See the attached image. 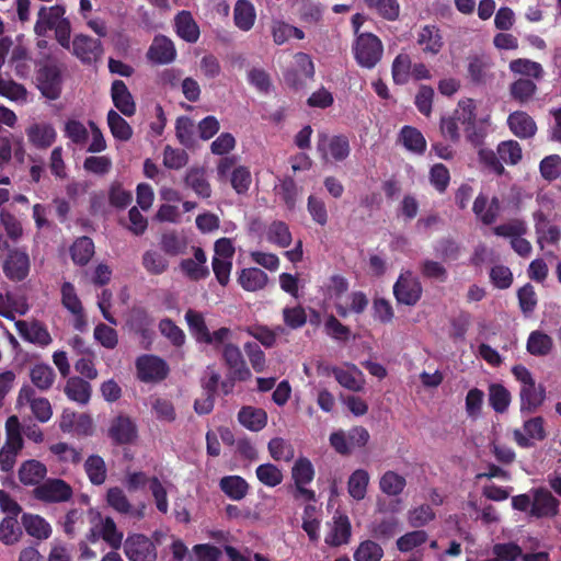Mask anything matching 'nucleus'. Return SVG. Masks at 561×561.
<instances>
[{"mask_svg":"<svg viewBox=\"0 0 561 561\" xmlns=\"http://www.w3.org/2000/svg\"><path fill=\"white\" fill-rule=\"evenodd\" d=\"M5 434V443L0 449V470L2 472H11L15 466L18 455L24 447L21 425L16 415L8 417Z\"/></svg>","mask_w":561,"mask_h":561,"instance_id":"1","label":"nucleus"},{"mask_svg":"<svg viewBox=\"0 0 561 561\" xmlns=\"http://www.w3.org/2000/svg\"><path fill=\"white\" fill-rule=\"evenodd\" d=\"M352 49L356 62L366 69L375 68L383 55L381 39L369 32L358 34L355 37Z\"/></svg>","mask_w":561,"mask_h":561,"instance_id":"2","label":"nucleus"},{"mask_svg":"<svg viewBox=\"0 0 561 561\" xmlns=\"http://www.w3.org/2000/svg\"><path fill=\"white\" fill-rule=\"evenodd\" d=\"M423 286L411 271L400 273L393 285V296L399 305L415 306L422 298Z\"/></svg>","mask_w":561,"mask_h":561,"instance_id":"3","label":"nucleus"},{"mask_svg":"<svg viewBox=\"0 0 561 561\" xmlns=\"http://www.w3.org/2000/svg\"><path fill=\"white\" fill-rule=\"evenodd\" d=\"M32 495L43 503H62L73 495L71 485L62 479H46L42 484L33 489Z\"/></svg>","mask_w":561,"mask_h":561,"instance_id":"4","label":"nucleus"},{"mask_svg":"<svg viewBox=\"0 0 561 561\" xmlns=\"http://www.w3.org/2000/svg\"><path fill=\"white\" fill-rule=\"evenodd\" d=\"M124 552L129 561H157L158 557L156 545L142 534L128 535Z\"/></svg>","mask_w":561,"mask_h":561,"instance_id":"5","label":"nucleus"},{"mask_svg":"<svg viewBox=\"0 0 561 561\" xmlns=\"http://www.w3.org/2000/svg\"><path fill=\"white\" fill-rule=\"evenodd\" d=\"M137 377L144 382H158L167 378L169 367L156 355H141L136 360Z\"/></svg>","mask_w":561,"mask_h":561,"instance_id":"6","label":"nucleus"},{"mask_svg":"<svg viewBox=\"0 0 561 561\" xmlns=\"http://www.w3.org/2000/svg\"><path fill=\"white\" fill-rule=\"evenodd\" d=\"M107 505L121 515H125L135 519H142L145 517L146 504L140 503L134 506L124 490L119 486H112L106 492Z\"/></svg>","mask_w":561,"mask_h":561,"instance_id":"7","label":"nucleus"},{"mask_svg":"<svg viewBox=\"0 0 561 561\" xmlns=\"http://www.w3.org/2000/svg\"><path fill=\"white\" fill-rule=\"evenodd\" d=\"M37 87L48 100H57L61 94V72L55 65H44L37 70Z\"/></svg>","mask_w":561,"mask_h":561,"instance_id":"8","label":"nucleus"},{"mask_svg":"<svg viewBox=\"0 0 561 561\" xmlns=\"http://www.w3.org/2000/svg\"><path fill=\"white\" fill-rule=\"evenodd\" d=\"M533 504L529 515L536 518L554 517L559 514L560 502L545 488L531 490Z\"/></svg>","mask_w":561,"mask_h":561,"instance_id":"9","label":"nucleus"},{"mask_svg":"<svg viewBox=\"0 0 561 561\" xmlns=\"http://www.w3.org/2000/svg\"><path fill=\"white\" fill-rule=\"evenodd\" d=\"M222 360L229 369V375L239 381H247L251 378L252 374L247 365L245 359L239 346L232 343H227L221 352Z\"/></svg>","mask_w":561,"mask_h":561,"instance_id":"10","label":"nucleus"},{"mask_svg":"<svg viewBox=\"0 0 561 561\" xmlns=\"http://www.w3.org/2000/svg\"><path fill=\"white\" fill-rule=\"evenodd\" d=\"M30 256L20 249L9 250L7 259L3 262V273L12 282L24 280L30 273Z\"/></svg>","mask_w":561,"mask_h":561,"instance_id":"11","label":"nucleus"},{"mask_svg":"<svg viewBox=\"0 0 561 561\" xmlns=\"http://www.w3.org/2000/svg\"><path fill=\"white\" fill-rule=\"evenodd\" d=\"M19 404H28L33 415L41 423H46L53 415L50 402L46 398H36L35 390L28 385H24L18 396Z\"/></svg>","mask_w":561,"mask_h":561,"instance_id":"12","label":"nucleus"},{"mask_svg":"<svg viewBox=\"0 0 561 561\" xmlns=\"http://www.w3.org/2000/svg\"><path fill=\"white\" fill-rule=\"evenodd\" d=\"M493 62L485 55H473L468 58V78L474 85H486L494 79Z\"/></svg>","mask_w":561,"mask_h":561,"instance_id":"13","label":"nucleus"},{"mask_svg":"<svg viewBox=\"0 0 561 561\" xmlns=\"http://www.w3.org/2000/svg\"><path fill=\"white\" fill-rule=\"evenodd\" d=\"M523 427L524 432L519 428L513 431V438L522 448L531 447V439L541 442L547 437L545 420L542 416H535L525 421Z\"/></svg>","mask_w":561,"mask_h":561,"instance_id":"14","label":"nucleus"},{"mask_svg":"<svg viewBox=\"0 0 561 561\" xmlns=\"http://www.w3.org/2000/svg\"><path fill=\"white\" fill-rule=\"evenodd\" d=\"M72 53L83 64H91L102 55V43L100 39L79 34L72 41Z\"/></svg>","mask_w":561,"mask_h":561,"instance_id":"15","label":"nucleus"},{"mask_svg":"<svg viewBox=\"0 0 561 561\" xmlns=\"http://www.w3.org/2000/svg\"><path fill=\"white\" fill-rule=\"evenodd\" d=\"M147 58L156 65L171 64L176 58L173 42L164 35H157L147 51Z\"/></svg>","mask_w":561,"mask_h":561,"instance_id":"16","label":"nucleus"},{"mask_svg":"<svg viewBox=\"0 0 561 561\" xmlns=\"http://www.w3.org/2000/svg\"><path fill=\"white\" fill-rule=\"evenodd\" d=\"M153 318L141 307L133 308L127 318V327L144 341H150L153 335Z\"/></svg>","mask_w":561,"mask_h":561,"instance_id":"17","label":"nucleus"},{"mask_svg":"<svg viewBox=\"0 0 561 561\" xmlns=\"http://www.w3.org/2000/svg\"><path fill=\"white\" fill-rule=\"evenodd\" d=\"M108 436L116 445L130 444L137 437V426L130 417L118 415L111 423Z\"/></svg>","mask_w":561,"mask_h":561,"instance_id":"18","label":"nucleus"},{"mask_svg":"<svg viewBox=\"0 0 561 561\" xmlns=\"http://www.w3.org/2000/svg\"><path fill=\"white\" fill-rule=\"evenodd\" d=\"M66 9L61 4H55L50 8L42 7L37 14V21L34 31L38 36H45L47 31L53 30L61 20H67L64 15Z\"/></svg>","mask_w":561,"mask_h":561,"instance_id":"19","label":"nucleus"},{"mask_svg":"<svg viewBox=\"0 0 561 561\" xmlns=\"http://www.w3.org/2000/svg\"><path fill=\"white\" fill-rule=\"evenodd\" d=\"M111 98L114 106L125 116L130 117L136 113L134 96L123 80H114L111 87Z\"/></svg>","mask_w":561,"mask_h":561,"instance_id":"20","label":"nucleus"},{"mask_svg":"<svg viewBox=\"0 0 561 561\" xmlns=\"http://www.w3.org/2000/svg\"><path fill=\"white\" fill-rule=\"evenodd\" d=\"M472 210L482 224L490 226L495 222L500 215L501 203L496 196H493L489 202L488 196L480 193L473 202Z\"/></svg>","mask_w":561,"mask_h":561,"instance_id":"21","label":"nucleus"},{"mask_svg":"<svg viewBox=\"0 0 561 561\" xmlns=\"http://www.w3.org/2000/svg\"><path fill=\"white\" fill-rule=\"evenodd\" d=\"M47 467L36 459H28L21 463L18 476L23 485L37 486L44 482Z\"/></svg>","mask_w":561,"mask_h":561,"instance_id":"22","label":"nucleus"},{"mask_svg":"<svg viewBox=\"0 0 561 561\" xmlns=\"http://www.w3.org/2000/svg\"><path fill=\"white\" fill-rule=\"evenodd\" d=\"M398 141L412 153L422 156L426 151V139L416 127L404 125L400 129Z\"/></svg>","mask_w":561,"mask_h":561,"instance_id":"23","label":"nucleus"},{"mask_svg":"<svg viewBox=\"0 0 561 561\" xmlns=\"http://www.w3.org/2000/svg\"><path fill=\"white\" fill-rule=\"evenodd\" d=\"M28 141L37 149H47L56 140V130L50 124H32L26 129Z\"/></svg>","mask_w":561,"mask_h":561,"instance_id":"24","label":"nucleus"},{"mask_svg":"<svg viewBox=\"0 0 561 561\" xmlns=\"http://www.w3.org/2000/svg\"><path fill=\"white\" fill-rule=\"evenodd\" d=\"M507 124L512 133L519 138H530L537 131L536 122L526 112L516 111L511 113Z\"/></svg>","mask_w":561,"mask_h":561,"instance_id":"25","label":"nucleus"},{"mask_svg":"<svg viewBox=\"0 0 561 561\" xmlns=\"http://www.w3.org/2000/svg\"><path fill=\"white\" fill-rule=\"evenodd\" d=\"M16 328L20 334L31 343L47 346L53 341L47 328L39 321H33L30 325L24 321H18Z\"/></svg>","mask_w":561,"mask_h":561,"instance_id":"26","label":"nucleus"},{"mask_svg":"<svg viewBox=\"0 0 561 561\" xmlns=\"http://www.w3.org/2000/svg\"><path fill=\"white\" fill-rule=\"evenodd\" d=\"M176 34L187 43H196L199 38V27L190 11L183 10L175 15Z\"/></svg>","mask_w":561,"mask_h":561,"instance_id":"27","label":"nucleus"},{"mask_svg":"<svg viewBox=\"0 0 561 561\" xmlns=\"http://www.w3.org/2000/svg\"><path fill=\"white\" fill-rule=\"evenodd\" d=\"M520 397V411L533 413L545 401L546 390L543 387L536 386V382L529 386H522L519 391Z\"/></svg>","mask_w":561,"mask_h":561,"instance_id":"28","label":"nucleus"},{"mask_svg":"<svg viewBox=\"0 0 561 561\" xmlns=\"http://www.w3.org/2000/svg\"><path fill=\"white\" fill-rule=\"evenodd\" d=\"M267 282V274L257 267L242 268L238 275V283L245 291L262 290Z\"/></svg>","mask_w":561,"mask_h":561,"instance_id":"29","label":"nucleus"},{"mask_svg":"<svg viewBox=\"0 0 561 561\" xmlns=\"http://www.w3.org/2000/svg\"><path fill=\"white\" fill-rule=\"evenodd\" d=\"M60 293L61 305L76 317V328L79 329L80 324L83 323V307L80 298L77 295L73 284H71L70 282H65L61 285Z\"/></svg>","mask_w":561,"mask_h":561,"instance_id":"30","label":"nucleus"},{"mask_svg":"<svg viewBox=\"0 0 561 561\" xmlns=\"http://www.w3.org/2000/svg\"><path fill=\"white\" fill-rule=\"evenodd\" d=\"M352 526L346 515H340L334 518L331 531L325 537V543L330 547H340L350 541Z\"/></svg>","mask_w":561,"mask_h":561,"instance_id":"31","label":"nucleus"},{"mask_svg":"<svg viewBox=\"0 0 561 561\" xmlns=\"http://www.w3.org/2000/svg\"><path fill=\"white\" fill-rule=\"evenodd\" d=\"M537 93V84L533 79L519 78L510 84L511 99L520 105L528 104Z\"/></svg>","mask_w":561,"mask_h":561,"instance_id":"32","label":"nucleus"},{"mask_svg":"<svg viewBox=\"0 0 561 561\" xmlns=\"http://www.w3.org/2000/svg\"><path fill=\"white\" fill-rule=\"evenodd\" d=\"M240 424L250 431L259 432L267 424V414L263 409L243 407L238 413Z\"/></svg>","mask_w":561,"mask_h":561,"instance_id":"33","label":"nucleus"},{"mask_svg":"<svg viewBox=\"0 0 561 561\" xmlns=\"http://www.w3.org/2000/svg\"><path fill=\"white\" fill-rule=\"evenodd\" d=\"M334 378L347 390L359 392L364 389L365 380L363 373L354 364L350 365V370H345L341 367L334 369Z\"/></svg>","mask_w":561,"mask_h":561,"instance_id":"34","label":"nucleus"},{"mask_svg":"<svg viewBox=\"0 0 561 561\" xmlns=\"http://www.w3.org/2000/svg\"><path fill=\"white\" fill-rule=\"evenodd\" d=\"M417 44L423 46L426 54H438L444 45L439 28L435 25L423 26L417 36Z\"/></svg>","mask_w":561,"mask_h":561,"instance_id":"35","label":"nucleus"},{"mask_svg":"<svg viewBox=\"0 0 561 561\" xmlns=\"http://www.w3.org/2000/svg\"><path fill=\"white\" fill-rule=\"evenodd\" d=\"M535 230L538 236V243L542 245L545 239L549 243H557L561 238V230L558 226H549V220L542 211H537L534 215Z\"/></svg>","mask_w":561,"mask_h":561,"instance_id":"36","label":"nucleus"},{"mask_svg":"<svg viewBox=\"0 0 561 561\" xmlns=\"http://www.w3.org/2000/svg\"><path fill=\"white\" fill-rule=\"evenodd\" d=\"M184 182L197 196L202 198L210 197L211 187L206 179V172L203 168H191L186 172Z\"/></svg>","mask_w":561,"mask_h":561,"instance_id":"37","label":"nucleus"},{"mask_svg":"<svg viewBox=\"0 0 561 561\" xmlns=\"http://www.w3.org/2000/svg\"><path fill=\"white\" fill-rule=\"evenodd\" d=\"M94 255V243L90 237L83 236L75 240L70 247V256L75 264L87 265Z\"/></svg>","mask_w":561,"mask_h":561,"instance_id":"38","label":"nucleus"},{"mask_svg":"<svg viewBox=\"0 0 561 561\" xmlns=\"http://www.w3.org/2000/svg\"><path fill=\"white\" fill-rule=\"evenodd\" d=\"M220 490L231 500L240 501L249 491L248 482L240 476H227L219 481Z\"/></svg>","mask_w":561,"mask_h":561,"instance_id":"39","label":"nucleus"},{"mask_svg":"<svg viewBox=\"0 0 561 561\" xmlns=\"http://www.w3.org/2000/svg\"><path fill=\"white\" fill-rule=\"evenodd\" d=\"M255 9L249 0H238L233 10L234 24L241 31H250L255 22Z\"/></svg>","mask_w":561,"mask_h":561,"instance_id":"40","label":"nucleus"},{"mask_svg":"<svg viewBox=\"0 0 561 561\" xmlns=\"http://www.w3.org/2000/svg\"><path fill=\"white\" fill-rule=\"evenodd\" d=\"M526 348L534 356H547L553 348V340L547 333L535 330L527 339Z\"/></svg>","mask_w":561,"mask_h":561,"instance_id":"41","label":"nucleus"},{"mask_svg":"<svg viewBox=\"0 0 561 561\" xmlns=\"http://www.w3.org/2000/svg\"><path fill=\"white\" fill-rule=\"evenodd\" d=\"M67 397L80 404H87L91 397V385L81 377H71L65 387Z\"/></svg>","mask_w":561,"mask_h":561,"instance_id":"42","label":"nucleus"},{"mask_svg":"<svg viewBox=\"0 0 561 561\" xmlns=\"http://www.w3.org/2000/svg\"><path fill=\"white\" fill-rule=\"evenodd\" d=\"M22 525L30 536L39 540L47 539L51 535L50 525L39 515L23 514Z\"/></svg>","mask_w":561,"mask_h":561,"instance_id":"43","label":"nucleus"},{"mask_svg":"<svg viewBox=\"0 0 561 561\" xmlns=\"http://www.w3.org/2000/svg\"><path fill=\"white\" fill-rule=\"evenodd\" d=\"M508 68L513 73L527 77L533 80H541L545 75V70L539 62L526 58L512 60Z\"/></svg>","mask_w":561,"mask_h":561,"instance_id":"44","label":"nucleus"},{"mask_svg":"<svg viewBox=\"0 0 561 561\" xmlns=\"http://www.w3.org/2000/svg\"><path fill=\"white\" fill-rule=\"evenodd\" d=\"M369 473L365 469H356L347 481V492L356 501L365 499L369 484Z\"/></svg>","mask_w":561,"mask_h":561,"instance_id":"45","label":"nucleus"},{"mask_svg":"<svg viewBox=\"0 0 561 561\" xmlns=\"http://www.w3.org/2000/svg\"><path fill=\"white\" fill-rule=\"evenodd\" d=\"M84 471L93 485H101L107 477L104 459L99 455H91L84 462Z\"/></svg>","mask_w":561,"mask_h":561,"instance_id":"46","label":"nucleus"},{"mask_svg":"<svg viewBox=\"0 0 561 561\" xmlns=\"http://www.w3.org/2000/svg\"><path fill=\"white\" fill-rule=\"evenodd\" d=\"M407 485V480L403 476L396 471H386L379 480V488L382 493L388 496L400 495Z\"/></svg>","mask_w":561,"mask_h":561,"instance_id":"47","label":"nucleus"},{"mask_svg":"<svg viewBox=\"0 0 561 561\" xmlns=\"http://www.w3.org/2000/svg\"><path fill=\"white\" fill-rule=\"evenodd\" d=\"M412 60L408 54H399L392 61L391 75L394 84H407L411 78Z\"/></svg>","mask_w":561,"mask_h":561,"instance_id":"48","label":"nucleus"},{"mask_svg":"<svg viewBox=\"0 0 561 561\" xmlns=\"http://www.w3.org/2000/svg\"><path fill=\"white\" fill-rule=\"evenodd\" d=\"M185 320L191 334L196 339L197 342L203 343L209 340V330L206 325L204 316L193 309H188L185 313Z\"/></svg>","mask_w":561,"mask_h":561,"instance_id":"49","label":"nucleus"},{"mask_svg":"<svg viewBox=\"0 0 561 561\" xmlns=\"http://www.w3.org/2000/svg\"><path fill=\"white\" fill-rule=\"evenodd\" d=\"M369 10L387 21H396L400 15V3L398 0H363Z\"/></svg>","mask_w":561,"mask_h":561,"instance_id":"50","label":"nucleus"},{"mask_svg":"<svg viewBox=\"0 0 561 561\" xmlns=\"http://www.w3.org/2000/svg\"><path fill=\"white\" fill-rule=\"evenodd\" d=\"M244 332L257 340L264 347L271 348L276 344L277 332H283V328L277 327L275 330H272L264 324H253L244 328Z\"/></svg>","mask_w":561,"mask_h":561,"instance_id":"51","label":"nucleus"},{"mask_svg":"<svg viewBox=\"0 0 561 561\" xmlns=\"http://www.w3.org/2000/svg\"><path fill=\"white\" fill-rule=\"evenodd\" d=\"M30 378L36 388L42 391H46L53 386L56 374L49 365L36 364L30 371Z\"/></svg>","mask_w":561,"mask_h":561,"instance_id":"52","label":"nucleus"},{"mask_svg":"<svg viewBox=\"0 0 561 561\" xmlns=\"http://www.w3.org/2000/svg\"><path fill=\"white\" fill-rule=\"evenodd\" d=\"M107 125L115 139L128 141L133 136L130 125L114 110H110L107 113Z\"/></svg>","mask_w":561,"mask_h":561,"instance_id":"53","label":"nucleus"},{"mask_svg":"<svg viewBox=\"0 0 561 561\" xmlns=\"http://www.w3.org/2000/svg\"><path fill=\"white\" fill-rule=\"evenodd\" d=\"M22 529L16 517L7 516L0 523V541L5 546L16 543L22 537Z\"/></svg>","mask_w":561,"mask_h":561,"instance_id":"54","label":"nucleus"},{"mask_svg":"<svg viewBox=\"0 0 561 561\" xmlns=\"http://www.w3.org/2000/svg\"><path fill=\"white\" fill-rule=\"evenodd\" d=\"M291 478L295 485L311 483L314 478V468L310 459L302 456L296 459L291 468Z\"/></svg>","mask_w":561,"mask_h":561,"instance_id":"55","label":"nucleus"},{"mask_svg":"<svg viewBox=\"0 0 561 561\" xmlns=\"http://www.w3.org/2000/svg\"><path fill=\"white\" fill-rule=\"evenodd\" d=\"M462 115V125L465 126V133L468 141L474 146L481 145L483 140V133L478 130L476 127L474 106L469 104L467 107H463Z\"/></svg>","mask_w":561,"mask_h":561,"instance_id":"56","label":"nucleus"},{"mask_svg":"<svg viewBox=\"0 0 561 561\" xmlns=\"http://www.w3.org/2000/svg\"><path fill=\"white\" fill-rule=\"evenodd\" d=\"M142 266L150 275H161L168 267V260L157 250H148L142 254Z\"/></svg>","mask_w":561,"mask_h":561,"instance_id":"57","label":"nucleus"},{"mask_svg":"<svg viewBox=\"0 0 561 561\" xmlns=\"http://www.w3.org/2000/svg\"><path fill=\"white\" fill-rule=\"evenodd\" d=\"M489 402L497 413H504L511 403L510 391L500 383H492L489 387Z\"/></svg>","mask_w":561,"mask_h":561,"instance_id":"58","label":"nucleus"},{"mask_svg":"<svg viewBox=\"0 0 561 561\" xmlns=\"http://www.w3.org/2000/svg\"><path fill=\"white\" fill-rule=\"evenodd\" d=\"M399 522L396 517H385L379 522L373 523L370 527V534L378 540H389L398 531Z\"/></svg>","mask_w":561,"mask_h":561,"instance_id":"59","label":"nucleus"},{"mask_svg":"<svg viewBox=\"0 0 561 561\" xmlns=\"http://www.w3.org/2000/svg\"><path fill=\"white\" fill-rule=\"evenodd\" d=\"M101 538L113 549V551L121 548L123 543V533L116 527L114 519L110 516L102 520L100 529Z\"/></svg>","mask_w":561,"mask_h":561,"instance_id":"60","label":"nucleus"},{"mask_svg":"<svg viewBox=\"0 0 561 561\" xmlns=\"http://www.w3.org/2000/svg\"><path fill=\"white\" fill-rule=\"evenodd\" d=\"M255 473L257 480L268 488L277 486L282 483L284 478L282 470L270 462L260 465L256 468Z\"/></svg>","mask_w":561,"mask_h":561,"instance_id":"61","label":"nucleus"},{"mask_svg":"<svg viewBox=\"0 0 561 561\" xmlns=\"http://www.w3.org/2000/svg\"><path fill=\"white\" fill-rule=\"evenodd\" d=\"M268 453L275 461H290L295 456L291 444L282 437H274L268 442Z\"/></svg>","mask_w":561,"mask_h":561,"instance_id":"62","label":"nucleus"},{"mask_svg":"<svg viewBox=\"0 0 561 561\" xmlns=\"http://www.w3.org/2000/svg\"><path fill=\"white\" fill-rule=\"evenodd\" d=\"M268 241L280 248H287L291 243V233L286 222L280 220L273 221L267 230Z\"/></svg>","mask_w":561,"mask_h":561,"instance_id":"63","label":"nucleus"},{"mask_svg":"<svg viewBox=\"0 0 561 561\" xmlns=\"http://www.w3.org/2000/svg\"><path fill=\"white\" fill-rule=\"evenodd\" d=\"M383 557L381 546L373 540H365L359 543L354 552L355 561H380Z\"/></svg>","mask_w":561,"mask_h":561,"instance_id":"64","label":"nucleus"}]
</instances>
